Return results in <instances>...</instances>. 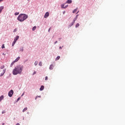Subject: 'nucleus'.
I'll list each match as a JSON object with an SVG mask.
<instances>
[{
	"label": "nucleus",
	"mask_w": 125,
	"mask_h": 125,
	"mask_svg": "<svg viewBox=\"0 0 125 125\" xmlns=\"http://www.w3.org/2000/svg\"><path fill=\"white\" fill-rule=\"evenodd\" d=\"M23 71V66L21 65H18L16 66L13 70V75H18V74H21Z\"/></svg>",
	"instance_id": "nucleus-1"
},
{
	"label": "nucleus",
	"mask_w": 125,
	"mask_h": 125,
	"mask_svg": "<svg viewBox=\"0 0 125 125\" xmlns=\"http://www.w3.org/2000/svg\"><path fill=\"white\" fill-rule=\"evenodd\" d=\"M28 18V15H26V14H21L17 19L20 22H23L25 21Z\"/></svg>",
	"instance_id": "nucleus-2"
},
{
	"label": "nucleus",
	"mask_w": 125,
	"mask_h": 125,
	"mask_svg": "<svg viewBox=\"0 0 125 125\" xmlns=\"http://www.w3.org/2000/svg\"><path fill=\"white\" fill-rule=\"evenodd\" d=\"M8 95L9 97H12V95H13V90H11L9 93Z\"/></svg>",
	"instance_id": "nucleus-3"
},
{
	"label": "nucleus",
	"mask_w": 125,
	"mask_h": 125,
	"mask_svg": "<svg viewBox=\"0 0 125 125\" xmlns=\"http://www.w3.org/2000/svg\"><path fill=\"white\" fill-rule=\"evenodd\" d=\"M49 16V13L46 12L44 15V18H47Z\"/></svg>",
	"instance_id": "nucleus-4"
},
{
	"label": "nucleus",
	"mask_w": 125,
	"mask_h": 125,
	"mask_svg": "<svg viewBox=\"0 0 125 125\" xmlns=\"http://www.w3.org/2000/svg\"><path fill=\"white\" fill-rule=\"evenodd\" d=\"M3 71V73H1V74H0V77H2V76H3V75H4V73H5V72L6 71V69L5 68Z\"/></svg>",
	"instance_id": "nucleus-5"
},
{
	"label": "nucleus",
	"mask_w": 125,
	"mask_h": 125,
	"mask_svg": "<svg viewBox=\"0 0 125 125\" xmlns=\"http://www.w3.org/2000/svg\"><path fill=\"white\" fill-rule=\"evenodd\" d=\"M3 8H4V7L3 6H1L0 7V14L1 13V11H2Z\"/></svg>",
	"instance_id": "nucleus-6"
},
{
	"label": "nucleus",
	"mask_w": 125,
	"mask_h": 125,
	"mask_svg": "<svg viewBox=\"0 0 125 125\" xmlns=\"http://www.w3.org/2000/svg\"><path fill=\"white\" fill-rule=\"evenodd\" d=\"M44 89V86L43 85L41 86V88H40V90L42 91L43 89Z\"/></svg>",
	"instance_id": "nucleus-7"
},
{
	"label": "nucleus",
	"mask_w": 125,
	"mask_h": 125,
	"mask_svg": "<svg viewBox=\"0 0 125 125\" xmlns=\"http://www.w3.org/2000/svg\"><path fill=\"white\" fill-rule=\"evenodd\" d=\"M19 39V36H18L16 37V38H15L14 41L16 42H17V40H18Z\"/></svg>",
	"instance_id": "nucleus-8"
},
{
	"label": "nucleus",
	"mask_w": 125,
	"mask_h": 125,
	"mask_svg": "<svg viewBox=\"0 0 125 125\" xmlns=\"http://www.w3.org/2000/svg\"><path fill=\"white\" fill-rule=\"evenodd\" d=\"M66 3H72V0H67L66 2Z\"/></svg>",
	"instance_id": "nucleus-9"
},
{
	"label": "nucleus",
	"mask_w": 125,
	"mask_h": 125,
	"mask_svg": "<svg viewBox=\"0 0 125 125\" xmlns=\"http://www.w3.org/2000/svg\"><path fill=\"white\" fill-rule=\"evenodd\" d=\"M20 59V57H18L14 61L15 62H18V61Z\"/></svg>",
	"instance_id": "nucleus-10"
},
{
	"label": "nucleus",
	"mask_w": 125,
	"mask_h": 125,
	"mask_svg": "<svg viewBox=\"0 0 125 125\" xmlns=\"http://www.w3.org/2000/svg\"><path fill=\"white\" fill-rule=\"evenodd\" d=\"M53 67H54L53 65L52 64L50 65L49 67L50 70H52L53 69Z\"/></svg>",
	"instance_id": "nucleus-11"
},
{
	"label": "nucleus",
	"mask_w": 125,
	"mask_h": 125,
	"mask_svg": "<svg viewBox=\"0 0 125 125\" xmlns=\"http://www.w3.org/2000/svg\"><path fill=\"white\" fill-rule=\"evenodd\" d=\"M3 98H4L3 95H1V96L0 97V101H1V100H2V99H3Z\"/></svg>",
	"instance_id": "nucleus-12"
},
{
	"label": "nucleus",
	"mask_w": 125,
	"mask_h": 125,
	"mask_svg": "<svg viewBox=\"0 0 125 125\" xmlns=\"http://www.w3.org/2000/svg\"><path fill=\"white\" fill-rule=\"evenodd\" d=\"M77 11H78V8H77L76 9H74L73 11V13H76V12H77Z\"/></svg>",
	"instance_id": "nucleus-13"
},
{
	"label": "nucleus",
	"mask_w": 125,
	"mask_h": 125,
	"mask_svg": "<svg viewBox=\"0 0 125 125\" xmlns=\"http://www.w3.org/2000/svg\"><path fill=\"white\" fill-rule=\"evenodd\" d=\"M76 21V20H74V21H73V22H72L71 23V25H70V27L71 26H73V25H74V24H75V21Z\"/></svg>",
	"instance_id": "nucleus-14"
},
{
	"label": "nucleus",
	"mask_w": 125,
	"mask_h": 125,
	"mask_svg": "<svg viewBox=\"0 0 125 125\" xmlns=\"http://www.w3.org/2000/svg\"><path fill=\"white\" fill-rule=\"evenodd\" d=\"M27 110H28V108L25 107V108H24L23 109L22 112H26V111H27Z\"/></svg>",
	"instance_id": "nucleus-15"
},
{
	"label": "nucleus",
	"mask_w": 125,
	"mask_h": 125,
	"mask_svg": "<svg viewBox=\"0 0 125 125\" xmlns=\"http://www.w3.org/2000/svg\"><path fill=\"white\" fill-rule=\"evenodd\" d=\"M20 50V51H21V52H23V51L24 50L23 47H21Z\"/></svg>",
	"instance_id": "nucleus-16"
},
{
	"label": "nucleus",
	"mask_w": 125,
	"mask_h": 125,
	"mask_svg": "<svg viewBox=\"0 0 125 125\" xmlns=\"http://www.w3.org/2000/svg\"><path fill=\"white\" fill-rule=\"evenodd\" d=\"M15 61H14L11 64V67H12V66H13V64L15 63Z\"/></svg>",
	"instance_id": "nucleus-17"
},
{
	"label": "nucleus",
	"mask_w": 125,
	"mask_h": 125,
	"mask_svg": "<svg viewBox=\"0 0 125 125\" xmlns=\"http://www.w3.org/2000/svg\"><path fill=\"white\" fill-rule=\"evenodd\" d=\"M39 66H41V67H42V62H40L39 63Z\"/></svg>",
	"instance_id": "nucleus-18"
},
{
	"label": "nucleus",
	"mask_w": 125,
	"mask_h": 125,
	"mask_svg": "<svg viewBox=\"0 0 125 125\" xmlns=\"http://www.w3.org/2000/svg\"><path fill=\"white\" fill-rule=\"evenodd\" d=\"M37 29V26H34L32 28V30L35 31Z\"/></svg>",
	"instance_id": "nucleus-19"
},
{
	"label": "nucleus",
	"mask_w": 125,
	"mask_h": 125,
	"mask_svg": "<svg viewBox=\"0 0 125 125\" xmlns=\"http://www.w3.org/2000/svg\"><path fill=\"white\" fill-rule=\"evenodd\" d=\"M80 26V23H77L75 27L76 28H78Z\"/></svg>",
	"instance_id": "nucleus-20"
},
{
	"label": "nucleus",
	"mask_w": 125,
	"mask_h": 125,
	"mask_svg": "<svg viewBox=\"0 0 125 125\" xmlns=\"http://www.w3.org/2000/svg\"><path fill=\"white\" fill-rule=\"evenodd\" d=\"M61 7H62V8H65L64 4H62L61 5Z\"/></svg>",
	"instance_id": "nucleus-21"
},
{
	"label": "nucleus",
	"mask_w": 125,
	"mask_h": 125,
	"mask_svg": "<svg viewBox=\"0 0 125 125\" xmlns=\"http://www.w3.org/2000/svg\"><path fill=\"white\" fill-rule=\"evenodd\" d=\"M16 43V42L15 41H14L12 43V46H14V44Z\"/></svg>",
	"instance_id": "nucleus-22"
},
{
	"label": "nucleus",
	"mask_w": 125,
	"mask_h": 125,
	"mask_svg": "<svg viewBox=\"0 0 125 125\" xmlns=\"http://www.w3.org/2000/svg\"><path fill=\"white\" fill-rule=\"evenodd\" d=\"M59 59H60V56H58V57L56 58V60H59Z\"/></svg>",
	"instance_id": "nucleus-23"
},
{
	"label": "nucleus",
	"mask_w": 125,
	"mask_h": 125,
	"mask_svg": "<svg viewBox=\"0 0 125 125\" xmlns=\"http://www.w3.org/2000/svg\"><path fill=\"white\" fill-rule=\"evenodd\" d=\"M39 97H40V98H41V96H37L35 98V100H37V98H39Z\"/></svg>",
	"instance_id": "nucleus-24"
},
{
	"label": "nucleus",
	"mask_w": 125,
	"mask_h": 125,
	"mask_svg": "<svg viewBox=\"0 0 125 125\" xmlns=\"http://www.w3.org/2000/svg\"><path fill=\"white\" fill-rule=\"evenodd\" d=\"M47 80H48V77L47 76H46L45 78V81H47Z\"/></svg>",
	"instance_id": "nucleus-25"
},
{
	"label": "nucleus",
	"mask_w": 125,
	"mask_h": 125,
	"mask_svg": "<svg viewBox=\"0 0 125 125\" xmlns=\"http://www.w3.org/2000/svg\"><path fill=\"white\" fill-rule=\"evenodd\" d=\"M35 66H37L38 65V62L36 61L35 62Z\"/></svg>",
	"instance_id": "nucleus-26"
},
{
	"label": "nucleus",
	"mask_w": 125,
	"mask_h": 125,
	"mask_svg": "<svg viewBox=\"0 0 125 125\" xmlns=\"http://www.w3.org/2000/svg\"><path fill=\"white\" fill-rule=\"evenodd\" d=\"M19 15V12H16V13H15V15Z\"/></svg>",
	"instance_id": "nucleus-27"
},
{
	"label": "nucleus",
	"mask_w": 125,
	"mask_h": 125,
	"mask_svg": "<svg viewBox=\"0 0 125 125\" xmlns=\"http://www.w3.org/2000/svg\"><path fill=\"white\" fill-rule=\"evenodd\" d=\"M4 68V65H2L0 66V69H3Z\"/></svg>",
	"instance_id": "nucleus-28"
},
{
	"label": "nucleus",
	"mask_w": 125,
	"mask_h": 125,
	"mask_svg": "<svg viewBox=\"0 0 125 125\" xmlns=\"http://www.w3.org/2000/svg\"><path fill=\"white\" fill-rule=\"evenodd\" d=\"M5 48V47H4V44H3L2 45L1 48Z\"/></svg>",
	"instance_id": "nucleus-29"
},
{
	"label": "nucleus",
	"mask_w": 125,
	"mask_h": 125,
	"mask_svg": "<svg viewBox=\"0 0 125 125\" xmlns=\"http://www.w3.org/2000/svg\"><path fill=\"white\" fill-rule=\"evenodd\" d=\"M36 71H34V72H33V75H35V74H36Z\"/></svg>",
	"instance_id": "nucleus-30"
},
{
	"label": "nucleus",
	"mask_w": 125,
	"mask_h": 125,
	"mask_svg": "<svg viewBox=\"0 0 125 125\" xmlns=\"http://www.w3.org/2000/svg\"><path fill=\"white\" fill-rule=\"evenodd\" d=\"M21 99L20 97H19L17 100V101L18 102L19 101V100Z\"/></svg>",
	"instance_id": "nucleus-31"
},
{
	"label": "nucleus",
	"mask_w": 125,
	"mask_h": 125,
	"mask_svg": "<svg viewBox=\"0 0 125 125\" xmlns=\"http://www.w3.org/2000/svg\"><path fill=\"white\" fill-rule=\"evenodd\" d=\"M16 31H17V29L16 28L14 30V32H16Z\"/></svg>",
	"instance_id": "nucleus-32"
},
{
	"label": "nucleus",
	"mask_w": 125,
	"mask_h": 125,
	"mask_svg": "<svg viewBox=\"0 0 125 125\" xmlns=\"http://www.w3.org/2000/svg\"><path fill=\"white\" fill-rule=\"evenodd\" d=\"M67 6H68V5H65V6H64V8H67Z\"/></svg>",
	"instance_id": "nucleus-33"
},
{
	"label": "nucleus",
	"mask_w": 125,
	"mask_h": 125,
	"mask_svg": "<svg viewBox=\"0 0 125 125\" xmlns=\"http://www.w3.org/2000/svg\"><path fill=\"white\" fill-rule=\"evenodd\" d=\"M4 113H5V111H3L2 112V114H4Z\"/></svg>",
	"instance_id": "nucleus-34"
},
{
	"label": "nucleus",
	"mask_w": 125,
	"mask_h": 125,
	"mask_svg": "<svg viewBox=\"0 0 125 125\" xmlns=\"http://www.w3.org/2000/svg\"><path fill=\"white\" fill-rule=\"evenodd\" d=\"M50 29H51V27H50V28L48 29V32H50Z\"/></svg>",
	"instance_id": "nucleus-35"
},
{
	"label": "nucleus",
	"mask_w": 125,
	"mask_h": 125,
	"mask_svg": "<svg viewBox=\"0 0 125 125\" xmlns=\"http://www.w3.org/2000/svg\"><path fill=\"white\" fill-rule=\"evenodd\" d=\"M65 13H66L65 11H63V14H65Z\"/></svg>",
	"instance_id": "nucleus-36"
},
{
	"label": "nucleus",
	"mask_w": 125,
	"mask_h": 125,
	"mask_svg": "<svg viewBox=\"0 0 125 125\" xmlns=\"http://www.w3.org/2000/svg\"><path fill=\"white\" fill-rule=\"evenodd\" d=\"M59 48H60V49H62V47L60 46V47H59Z\"/></svg>",
	"instance_id": "nucleus-37"
},
{
	"label": "nucleus",
	"mask_w": 125,
	"mask_h": 125,
	"mask_svg": "<svg viewBox=\"0 0 125 125\" xmlns=\"http://www.w3.org/2000/svg\"><path fill=\"white\" fill-rule=\"evenodd\" d=\"M57 42H57V41H56V42H55V44H56V43H57Z\"/></svg>",
	"instance_id": "nucleus-38"
},
{
	"label": "nucleus",
	"mask_w": 125,
	"mask_h": 125,
	"mask_svg": "<svg viewBox=\"0 0 125 125\" xmlns=\"http://www.w3.org/2000/svg\"><path fill=\"white\" fill-rule=\"evenodd\" d=\"M16 125H20L19 123H17Z\"/></svg>",
	"instance_id": "nucleus-39"
},
{
	"label": "nucleus",
	"mask_w": 125,
	"mask_h": 125,
	"mask_svg": "<svg viewBox=\"0 0 125 125\" xmlns=\"http://www.w3.org/2000/svg\"><path fill=\"white\" fill-rule=\"evenodd\" d=\"M78 13H79V11L77 12V13H76V14H78Z\"/></svg>",
	"instance_id": "nucleus-40"
},
{
	"label": "nucleus",
	"mask_w": 125,
	"mask_h": 125,
	"mask_svg": "<svg viewBox=\"0 0 125 125\" xmlns=\"http://www.w3.org/2000/svg\"><path fill=\"white\" fill-rule=\"evenodd\" d=\"M0 1H2V0H0Z\"/></svg>",
	"instance_id": "nucleus-41"
}]
</instances>
